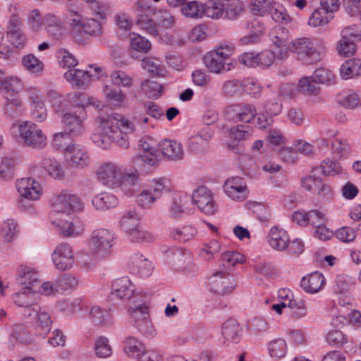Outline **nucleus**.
Masks as SVG:
<instances>
[{
    "label": "nucleus",
    "instance_id": "f257e3e1",
    "mask_svg": "<svg viewBox=\"0 0 361 361\" xmlns=\"http://www.w3.org/2000/svg\"><path fill=\"white\" fill-rule=\"evenodd\" d=\"M102 134L94 135L93 141L99 147L106 149L111 142H115L118 146L126 149L129 147L128 133L135 131L134 121L122 118L117 119L112 116L106 118H100Z\"/></svg>",
    "mask_w": 361,
    "mask_h": 361
},
{
    "label": "nucleus",
    "instance_id": "f03ea898",
    "mask_svg": "<svg viewBox=\"0 0 361 361\" xmlns=\"http://www.w3.org/2000/svg\"><path fill=\"white\" fill-rule=\"evenodd\" d=\"M136 25L147 34L154 37L160 32L171 29L175 24L174 17L166 10H158L144 2L137 1Z\"/></svg>",
    "mask_w": 361,
    "mask_h": 361
},
{
    "label": "nucleus",
    "instance_id": "7ed1b4c3",
    "mask_svg": "<svg viewBox=\"0 0 361 361\" xmlns=\"http://www.w3.org/2000/svg\"><path fill=\"white\" fill-rule=\"evenodd\" d=\"M68 100L71 108L69 111L63 114L61 122L70 135H81L85 131L86 106L90 104V98L85 93L75 92L70 95Z\"/></svg>",
    "mask_w": 361,
    "mask_h": 361
},
{
    "label": "nucleus",
    "instance_id": "20e7f679",
    "mask_svg": "<svg viewBox=\"0 0 361 361\" xmlns=\"http://www.w3.org/2000/svg\"><path fill=\"white\" fill-rule=\"evenodd\" d=\"M298 60L305 64H314L319 62L324 55V48L317 40L308 37L294 39L290 47Z\"/></svg>",
    "mask_w": 361,
    "mask_h": 361
},
{
    "label": "nucleus",
    "instance_id": "39448f33",
    "mask_svg": "<svg viewBox=\"0 0 361 361\" xmlns=\"http://www.w3.org/2000/svg\"><path fill=\"white\" fill-rule=\"evenodd\" d=\"M115 233L106 228L94 230L88 239L90 252L97 257L103 258L110 253L114 243Z\"/></svg>",
    "mask_w": 361,
    "mask_h": 361
},
{
    "label": "nucleus",
    "instance_id": "423d86ee",
    "mask_svg": "<svg viewBox=\"0 0 361 361\" xmlns=\"http://www.w3.org/2000/svg\"><path fill=\"white\" fill-rule=\"evenodd\" d=\"M234 51V47L232 44H221L214 50L207 52L203 58V61L206 67L212 73H219L225 69L227 63Z\"/></svg>",
    "mask_w": 361,
    "mask_h": 361
},
{
    "label": "nucleus",
    "instance_id": "0eeeda50",
    "mask_svg": "<svg viewBox=\"0 0 361 361\" xmlns=\"http://www.w3.org/2000/svg\"><path fill=\"white\" fill-rule=\"evenodd\" d=\"M68 18L71 20V34L76 38L78 34L84 32L85 34L98 36L102 32L101 23L93 18H88L83 21L82 16L75 11H68Z\"/></svg>",
    "mask_w": 361,
    "mask_h": 361
},
{
    "label": "nucleus",
    "instance_id": "6e6552de",
    "mask_svg": "<svg viewBox=\"0 0 361 361\" xmlns=\"http://www.w3.org/2000/svg\"><path fill=\"white\" fill-rule=\"evenodd\" d=\"M209 290L218 295L231 294L236 286L232 275L226 271H215L207 279Z\"/></svg>",
    "mask_w": 361,
    "mask_h": 361
},
{
    "label": "nucleus",
    "instance_id": "1a4fd4ad",
    "mask_svg": "<svg viewBox=\"0 0 361 361\" xmlns=\"http://www.w3.org/2000/svg\"><path fill=\"white\" fill-rule=\"evenodd\" d=\"M20 137L24 144L34 149H43L47 145V137L42 130L34 123L23 122L19 127Z\"/></svg>",
    "mask_w": 361,
    "mask_h": 361
},
{
    "label": "nucleus",
    "instance_id": "9d476101",
    "mask_svg": "<svg viewBox=\"0 0 361 361\" xmlns=\"http://www.w3.org/2000/svg\"><path fill=\"white\" fill-rule=\"evenodd\" d=\"M225 113L227 119L232 122L251 123L255 120L257 109L253 104L239 102L228 106Z\"/></svg>",
    "mask_w": 361,
    "mask_h": 361
},
{
    "label": "nucleus",
    "instance_id": "9b49d317",
    "mask_svg": "<svg viewBox=\"0 0 361 361\" xmlns=\"http://www.w3.org/2000/svg\"><path fill=\"white\" fill-rule=\"evenodd\" d=\"M23 89V82L18 77L9 76L4 80V85L0 91L4 94L6 100V110L12 109V106L19 107L22 101L19 97V92Z\"/></svg>",
    "mask_w": 361,
    "mask_h": 361
},
{
    "label": "nucleus",
    "instance_id": "f8f14e48",
    "mask_svg": "<svg viewBox=\"0 0 361 361\" xmlns=\"http://www.w3.org/2000/svg\"><path fill=\"white\" fill-rule=\"evenodd\" d=\"M121 174V168L113 162L103 163L97 171L98 180L104 185L111 188L119 187Z\"/></svg>",
    "mask_w": 361,
    "mask_h": 361
},
{
    "label": "nucleus",
    "instance_id": "ddd939ff",
    "mask_svg": "<svg viewBox=\"0 0 361 361\" xmlns=\"http://www.w3.org/2000/svg\"><path fill=\"white\" fill-rule=\"evenodd\" d=\"M63 154L67 164L71 168L84 169L90 164V159L87 149L78 144L66 146Z\"/></svg>",
    "mask_w": 361,
    "mask_h": 361
},
{
    "label": "nucleus",
    "instance_id": "4468645a",
    "mask_svg": "<svg viewBox=\"0 0 361 361\" xmlns=\"http://www.w3.org/2000/svg\"><path fill=\"white\" fill-rule=\"evenodd\" d=\"M191 200L202 213L207 215H213L217 210L213 194L205 186H200L195 190L191 196Z\"/></svg>",
    "mask_w": 361,
    "mask_h": 361
},
{
    "label": "nucleus",
    "instance_id": "2eb2a0df",
    "mask_svg": "<svg viewBox=\"0 0 361 361\" xmlns=\"http://www.w3.org/2000/svg\"><path fill=\"white\" fill-rule=\"evenodd\" d=\"M55 212L66 213L80 212L83 209V204L79 197L68 191H62L56 198L53 204Z\"/></svg>",
    "mask_w": 361,
    "mask_h": 361
},
{
    "label": "nucleus",
    "instance_id": "dca6fc26",
    "mask_svg": "<svg viewBox=\"0 0 361 361\" xmlns=\"http://www.w3.org/2000/svg\"><path fill=\"white\" fill-rule=\"evenodd\" d=\"M90 71L70 69L64 73V78L78 87L86 86L90 80H98L102 75L100 67L90 66Z\"/></svg>",
    "mask_w": 361,
    "mask_h": 361
},
{
    "label": "nucleus",
    "instance_id": "f3484780",
    "mask_svg": "<svg viewBox=\"0 0 361 361\" xmlns=\"http://www.w3.org/2000/svg\"><path fill=\"white\" fill-rule=\"evenodd\" d=\"M55 267L61 271L71 269L74 264V255L71 246L66 243L59 244L51 255Z\"/></svg>",
    "mask_w": 361,
    "mask_h": 361
},
{
    "label": "nucleus",
    "instance_id": "a211bd4d",
    "mask_svg": "<svg viewBox=\"0 0 361 361\" xmlns=\"http://www.w3.org/2000/svg\"><path fill=\"white\" fill-rule=\"evenodd\" d=\"M128 267L131 274L141 278L149 276L152 273L151 262L140 253H134L128 260Z\"/></svg>",
    "mask_w": 361,
    "mask_h": 361
},
{
    "label": "nucleus",
    "instance_id": "6ab92c4d",
    "mask_svg": "<svg viewBox=\"0 0 361 361\" xmlns=\"http://www.w3.org/2000/svg\"><path fill=\"white\" fill-rule=\"evenodd\" d=\"M226 194L234 200H244L248 195L247 187L245 180L240 177L228 178L224 185Z\"/></svg>",
    "mask_w": 361,
    "mask_h": 361
},
{
    "label": "nucleus",
    "instance_id": "aec40b11",
    "mask_svg": "<svg viewBox=\"0 0 361 361\" xmlns=\"http://www.w3.org/2000/svg\"><path fill=\"white\" fill-rule=\"evenodd\" d=\"M16 188L22 197L30 200H38L42 193L41 185L32 178H23L18 180Z\"/></svg>",
    "mask_w": 361,
    "mask_h": 361
},
{
    "label": "nucleus",
    "instance_id": "412c9836",
    "mask_svg": "<svg viewBox=\"0 0 361 361\" xmlns=\"http://www.w3.org/2000/svg\"><path fill=\"white\" fill-rule=\"evenodd\" d=\"M269 37L272 43L280 49L278 59L281 60L286 59L288 57L287 44L289 39L288 30L281 26H276L270 32Z\"/></svg>",
    "mask_w": 361,
    "mask_h": 361
},
{
    "label": "nucleus",
    "instance_id": "4be33fe9",
    "mask_svg": "<svg viewBox=\"0 0 361 361\" xmlns=\"http://www.w3.org/2000/svg\"><path fill=\"white\" fill-rule=\"evenodd\" d=\"M214 135V130L209 125L204 126L200 128L196 135L192 136L190 139L189 146L191 150L195 153H201L207 151V147L205 145L200 142L202 140L204 143L209 141Z\"/></svg>",
    "mask_w": 361,
    "mask_h": 361
},
{
    "label": "nucleus",
    "instance_id": "5701e85b",
    "mask_svg": "<svg viewBox=\"0 0 361 361\" xmlns=\"http://www.w3.org/2000/svg\"><path fill=\"white\" fill-rule=\"evenodd\" d=\"M135 291L134 284L127 276L117 279L111 284V294L120 299H130Z\"/></svg>",
    "mask_w": 361,
    "mask_h": 361
},
{
    "label": "nucleus",
    "instance_id": "b1692460",
    "mask_svg": "<svg viewBox=\"0 0 361 361\" xmlns=\"http://www.w3.org/2000/svg\"><path fill=\"white\" fill-rule=\"evenodd\" d=\"M29 98L32 102V118L37 122H42L47 117V110L43 99L34 88L28 90Z\"/></svg>",
    "mask_w": 361,
    "mask_h": 361
},
{
    "label": "nucleus",
    "instance_id": "393cba45",
    "mask_svg": "<svg viewBox=\"0 0 361 361\" xmlns=\"http://www.w3.org/2000/svg\"><path fill=\"white\" fill-rule=\"evenodd\" d=\"M269 245L271 248L283 251L286 250L289 245V235L288 233L279 226H273L267 236Z\"/></svg>",
    "mask_w": 361,
    "mask_h": 361
},
{
    "label": "nucleus",
    "instance_id": "a878e982",
    "mask_svg": "<svg viewBox=\"0 0 361 361\" xmlns=\"http://www.w3.org/2000/svg\"><path fill=\"white\" fill-rule=\"evenodd\" d=\"M221 335L224 344L238 343L242 336V329L235 319H229L222 324Z\"/></svg>",
    "mask_w": 361,
    "mask_h": 361
},
{
    "label": "nucleus",
    "instance_id": "bb28decb",
    "mask_svg": "<svg viewBox=\"0 0 361 361\" xmlns=\"http://www.w3.org/2000/svg\"><path fill=\"white\" fill-rule=\"evenodd\" d=\"M326 284L324 275L314 271L304 276L300 281V286L308 293L314 294L320 291Z\"/></svg>",
    "mask_w": 361,
    "mask_h": 361
},
{
    "label": "nucleus",
    "instance_id": "cd10ccee",
    "mask_svg": "<svg viewBox=\"0 0 361 361\" xmlns=\"http://www.w3.org/2000/svg\"><path fill=\"white\" fill-rule=\"evenodd\" d=\"M171 262L177 268L188 273H195L197 267L194 264L190 252L188 250H176L171 252Z\"/></svg>",
    "mask_w": 361,
    "mask_h": 361
},
{
    "label": "nucleus",
    "instance_id": "c85d7f7f",
    "mask_svg": "<svg viewBox=\"0 0 361 361\" xmlns=\"http://www.w3.org/2000/svg\"><path fill=\"white\" fill-rule=\"evenodd\" d=\"M161 153L168 159L171 161L180 160L183 157V149L181 143L165 139L159 143Z\"/></svg>",
    "mask_w": 361,
    "mask_h": 361
},
{
    "label": "nucleus",
    "instance_id": "c756f323",
    "mask_svg": "<svg viewBox=\"0 0 361 361\" xmlns=\"http://www.w3.org/2000/svg\"><path fill=\"white\" fill-rule=\"evenodd\" d=\"M92 204L96 209L106 211L116 207L118 204V200L114 195L105 192L95 195Z\"/></svg>",
    "mask_w": 361,
    "mask_h": 361
},
{
    "label": "nucleus",
    "instance_id": "7c9ffc66",
    "mask_svg": "<svg viewBox=\"0 0 361 361\" xmlns=\"http://www.w3.org/2000/svg\"><path fill=\"white\" fill-rule=\"evenodd\" d=\"M340 73L345 80L361 75V59L353 58L345 61L341 66Z\"/></svg>",
    "mask_w": 361,
    "mask_h": 361
},
{
    "label": "nucleus",
    "instance_id": "2f4dec72",
    "mask_svg": "<svg viewBox=\"0 0 361 361\" xmlns=\"http://www.w3.org/2000/svg\"><path fill=\"white\" fill-rule=\"evenodd\" d=\"M90 317L92 322L100 326H111L113 324L111 314L99 306L92 307Z\"/></svg>",
    "mask_w": 361,
    "mask_h": 361
},
{
    "label": "nucleus",
    "instance_id": "473e14b6",
    "mask_svg": "<svg viewBox=\"0 0 361 361\" xmlns=\"http://www.w3.org/2000/svg\"><path fill=\"white\" fill-rule=\"evenodd\" d=\"M267 349L270 357L275 359H281L286 356L288 346L285 339L278 338L268 343Z\"/></svg>",
    "mask_w": 361,
    "mask_h": 361
},
{
    "label": "nucleus",
    "instance_id": "72a5a7b5",
    "mask_svg": "<svg viewBox=\"0 0 361 361\" xmlns=\"http://www.w3.org/2000/svg\"><path fill=\"white\" fill-rule=\"evenodd\" d=\"M189 197L186 195H181L178 193L173 194L171 202L169 207L170 216L174 218L180 217L185 213V205Z\"/></svg>",
    "mask_w": 361,
    "mask_h": 361
},
{
    "label": "nucleus",
    "instance_id": "f704fd0d",
    "mask_svg": "<svg viewBox=\"0 0 361 361\" xmlns=\"http://www.w3.org/2000/svg\"><path fill=\"white\" fill-rule=\"evenodd\" d=\"M197 234L195 228L192 226H184L180 228H173L170 230L169 235L173 240L180 242H187L194 238Z\"/></svg>",
    "mask_w": 361,
    "mask_h": 361
},
{
    "label": "nucleus",
    "instance_id": "c9c22d12",
    "mask_svg": "<svg viewBox=\"0 0 361 361\" xmlns=\"http://www.w3.org/2000/svg\"><path fill=\"white\" fill-rule=\"evenodd\" d=\"M123 349L128 357L135 359H137L145 351L142 343L132 336L126 338Z\"/></svg>",
    "mask_w": 361,
    "mask_h": 361
},
{
    "label": "nucleus",
    "instance_id": "e433bc0d",
    "mask_svg": "<svg viewBox=\"0 0 361 361\" xmlns=\"http://www.w3.org/2000/svg\"><path fill=\"white\" fill-rule=\"evenodd\" d=\"M181 12L187 18H201L204 16V4L197 1H190L182 6Z\"/></svg>",
    "mask_w": 361,
    "mask_h": 361
},
{
    "label": "nucleus",
    "instance_id": "4c0bfd02",
    "mask_svg": "<svg viewBox=\"0 0 361 361\" xmlns=\"http://www.w3.org/2000/svg\"><path fill=\"white\" fill-rule=\"evenodd\" d=\"M224 10V5L219 0H208L204 4V16L212 19H219Z\"/></svg>",
    "mask_w": 361,
    "mask_h": 361
},
{
    "label": "nucleus",
    "instance_id": "58836bf2",
    "mask_svg": "<svg viewBox=\"0 0 361 361\" xmlns=\"http://www.w3.org/2000/svg\"><path fill=\"white\" fill-rule=\"evenodd\" d=\"M18 272L17 280L20 284L33 286L39 283V275L32 269L20 266Z\"/></svg>",
    "mask_w": 361,
    "mask_h": 361
},
{
    "label": "nucleus",
    "instance_id": "ea45409f",
    "mask_svg": "<svg viewBox=\"0 0 361 361\" xmlns=\"http://www.w3.org/2000/svg\"><path fill=\"white\" fill-rule=\"evenodd\" d=\"M140 220L137 214L133 211H128L124 213L120 221L121 228L128 235L137 229L140 224Z\"/></svg>",
    "mask_w": 361,
    "mask_h": 361
},
{
    "label": "nucleus",
    "instance_id": "a19ab883",
    "mask_svg": "<svg viewBox=\"0 0 361 361\" xmlns=\"http://www.w3.org/2000/svg\"><path fill=\"white\" fill-rule=\"evenodd\" d=\"M129 39L130 47L135 51L145 54L151 49V42L139 34L130 32Z\"/></svg>",
    "mask_w": 361,
    "mask_h": 361
},
{
    "label": "nucleus",
    "instance_id": "79ce46f5",
    "mask_svg": "<svg viewBox=\"0 0 361 361\" xmlns=\"http://www.w3.org/2000/svg\"><path fill=\"white\" fill-rule=\"evenodd\" d=\"M334 16L325 10L315 9L309 18L308 24L312 27L323 26L328 24Z\"/></svg>",
    "mask_w": 361,
    "mask_h": 361
},
{
    "label": "nucleus",
    "instance_id": "37998d69",
    "mask_svg": "<svg viewBox=\"0 0 361 361\" xmlns=\"http://www.w3.org/2000/svg\"><path fill=\"white\" fill-rule=\"evenodd\" d=\"M94 350L95 355L100 358H106L112 354V349L109 339L104 336H98L94 341Z\"/></svg>",
    "mask_w": 361,
    "mask_h": 361
},
{
    "label": "nucleus",
    "instance_id": "c03bdc74",
    "mask_svg": "<svg viewBox=\"0 0 361 361\" xmlns=\"http://www.w3.org/2000/svg\"><path fill=\"white\" fill-rule=\"evenodd\" d=\"M138 176L135 173L121 174V185L118 188L128 195H132L136 190Z\"/></svg>",
    "mask_w": 361,
    "mask_h": 361
},
{
    "label": "nucleus",
    "instance_id": "a18cd8bd",
    "mask_svg": "<svg viewBox=\"0 0 361 361\" xmlns=\"http://www.w3.org/2000/svg\"><path fill=\"white\" fill-rule=\"evenodd\" d=\"M17 159L14 157H5L0 164V178L11 179L13 178Z\"/></svg>",
    "mask_w": 361,
    "mask_h": 361
},
{
    "label": "nucleus",
    "instance_id": "49530a36",
    "mask_svg": "<svg viewBox=\"0 0 361 361\" xmlns=\"http://www.w3.org/2000/svg\"><path fill=\"white\" fill-rule=\"evenodd\" d=\"M46 95L56 112L63 113L66 109V99L58 92L51 89L47 92Z\"/></svg>",
    "mask_w": 361,
    "mask_h": 361
},
{
    "label": "nucleus",
    "instance_id": "de8ad7c7",
    "mask_svg": "<svg viewBox=\"0 0 361 361\" xmlns=\"http://www.w3.org/2000/svg\"><path fill=\"white\" fill-rule=\"evenodd\" d=\"M35 295L31 291V288L26 286L23 292L16 293L13 296V299L16 305L24 307L32 305L33 302L36 301Z\"/></svg>",
    "mask_w": 361,
    "mask_h": 361
},
{
    "label": "nucleus",
    "instance_id": "09e8293b",
    "mask_svg": "<svg viewBox=\"0 0 361 361\" xmlns=\"http://www.w3.org/2000/svg\"><path fill=\"white\" fill-rule=\"evenodd\" d=\"M312 78L314 82L326 85H331L335 82V75L333 72L324 68H319L315 70Z\"/></svg>",
    "mask_w": 361,
    "mask_h": 361
},
{
    "label": "nucleus",
    "instance_id": "8fccbe9b",
    "mask_svg": "<svg viewBox=\"0 0 361 361\" xmlns=\"http://www.w3.org/2000/svg\"><path fill=\"white\" fill-rule=\"evenodd\" d=\"M103 92L110 102L116 106H119L124 100L126 96L118 87H114L112 85H106L103 87Z\"/></svg>",
    "mask_w": 361,
    "mask_h": 361
},
{
    "label": "nucleus",
    "instance_id": "3c124183",
    "mask_svg": "<svg viewBox=\"0 0 361 361\" xmlns=\"http://www.w3.org/2000/svg\"><path fill=\"white\" fill-rule=\"evenodd\" d=\"M37 317V330L42 336L44 337L51 330L52 320L49 314L45 311H42V310Z\"/></svg>",
    "mask_w": 361,
    "mask_h": 361
},
{
    "label": "nucleus",
    "instance_id": "603ef678",
    "mask_svg": "<svg viewBox=\"0 0 361 361\" xmlns=\"http://www.w3.org/2000/svg\"><path fill=\"white\" fill-rule=\"evenodd\" d=\"M42 164L51 177L59 179L63 177L64 172L62 167L55 159H44Z\"/></svg>",
    "mask_w": 361,
    "mask_h": 361
},
{
    "label": "nucleus",
    "instance_id": "864d4df0",
    "mask_svg": "<svg viewBox=\"0 0 361 361\" xmlns=\"http://www.w3.org/2000/svg\"><path fill=\"white\" fill-rule=\"evenodd\" d=\"M166 183L167 180L165 178H155L149 183L147 188L152 192L155 197L159 199L164 194L170 191Z\"/></svg>",
    "mask_w": 361,
    "mask_h": 361
},
{
    "label": "nucleus",
    "instance_id": "5fc2aeb1",
    "mask_svg": "<svg viewBox=\"0 0 361 361\" xmlns=\"http://www.w3.org/2000/svg\"><path fill=\"white\" fill-rule=\"evenodd\" d=\"M23 66L31 73H39L43 71V63L33 54H27L22 59Z\"/></svg>",
    "mask_w": 361,
    "mask_h": 361
},
{
    "label": "nucleus",
    "instance_id": "6e6d98bb",
    "mask_svg": "<svg viewBox=\"0 0 361 361\" xmlns=\"http://www.w3.org/2000/svg\"><path fill=\"white\" fill-rule=\"evenodd\" d=\"M272 19L279 23L288 24L290 22L291 18L287 13L286 9L280 4H274L270 11Z\"/></svg>",
    "mask_w": 361,
    "mask_h": 361
},
{
    "label": "nucleus",
    "instance_id": "4d7b16f0",
    "mask_svg": "<svg viewBox=\"0 0 361 361\" xmlns=\"http://www.w3.org/2000/svg\"><path fill=\"white\" fill-rule=\"evenodd\" d=\"M141 89L149 98L157 99L162 93L161 85L156 81H143L141 83Z\"/></svg>",
    "mask_w": 361,
    "mask_h": 361
},
{
    "label": "nucleus",
    "instance_id": "13d9d810",
    "mask_svg": "<svg viewBox=\"0 0 361 361\" xmlns=\"http://www.w3.org/2000/svg\"><path fill=\"white\" fill-rule=\"evenodd\" d=\"M110 78L113 85L119 87H131L133 85V78L126 72L115 71L110 74Z\"/></svg>",
    "mask_w": 361,
    "mask_h": 361
},
{
    "label": "nucleus",
    "instance_id": "bf43d9fd",
    "mask_svg": "<svg viewBox=\"0 0 361 361\" xmlns=\"http://www.w3.org/2000/svg\"><path fill=\"white\" fill-rule=\"evenodd\" d=\"M10 336L22 344H29L32 340L30 333L23 324L13 325Z\"/></svg>",
    "mask_w": 361,
    "mask_h": 361
},
{
    "label": "nucleus",
    "instance_id": "052dcab7",
    "mask_svg": "<svg viewBox=\"0 0 361 361\" xmlns=\"http://www.w3.org/2000/svg\"><path fill=\"white\" fill-rule=\"evenodd\" d=\"M56 288L59 290H68L75 288L78 283V279L70 274H63L56 279Z\"/></svg>",
    "mask_w": 361,
    "mask_h": 361
},
{
    "label": "nucleus",
    "instance_id": "680f3d73",
    "mask_svg": "<svg viewBox=\"0 0 361 361\" xmlns=\"http://www.w3.org/2000/svg\"><path fill=\"white\" fill-rule=\"evenodd\" d=\"M222 92L226 97H234L242 93V80H226L222 87Z\"/></svg>",
    "mask_w": 361,
    "mask_h": 361
},
{
    "label": "nucleus",
    "instance_id": "e2e57ef3",
    "mask_svg": "<svg viewBox=\"0 0 361 361\" xmlns=\"http://www.w3.org/2000/svg\"><path fill=\"white\" fill-rule=\"evenodd\" d=\"M316 83L313 81L312 78V80L309 77L302 78L298 82V90L305 94H317L319 88Z\"/></svg>",
    "mask_w": 361,
    "mask_h": 361
},
{
    "label": "nucleus",
    "instance_id": "0e129e2a",
    "mask_svg": "<svg viewBox=\"0 0 361 361\" xmlns=\"http://www.w3.org/2000/svg\"><path fill=\"white\" fill-rule=\"evenodd\" d=\"M320 167L322 174L325 176H335L342 171L340 164L329 159H324L322 162Z\"/></svg>",
    "mask_w": 361,
    "mask_h": 361
},
{
    "label": "nucleus",
    "instance_id": "69168bd1",
    "mask_svg": "<svg viewBox=\"0 0 361 361\" xmlns=\"http://www.w3.org/2000/svg\"><path fill=\"white\" fill-rule=\"evenodd\" d=\"M326 341L331 345L340 347L346 343L347 338L342 331L334 329L329 331Z\"/></svg>",
    "mask_w": 361,
    "mask_h": 361
},
{
    "label": "nucleus",
    "instance_id": "338daca9",
    "mask_svg": "<svg viewBox=\"0 0 361 361\" xmlns=\"http://www.w3.org/2000/svg\"><path fill=\"white\" fill-rule=\"evenodd\" d=\"M57 57L60 65L63 68H71L75 67L78 62L74 56L66 49H60L57 52Z\"/></svg>",
    "mask_w": 361,
    "mask_h": 361
},
{
    "label": "nucleus",
    "instance_id": "774afa93",
    "mask_svg": "<svg viewBox=\"0 0 361 361\" xmlns=\"http://www.w3.org/2000/svg\"><path fill=\"white\" fill-rule=\"evenodd\" d=\"M339 102L343 106L350 109L361 106V99L355 92L348 93V94L341 97Z\"/></svg>",
    "mask_w": 361,
    "mask_h": 361
}]
</instances>
